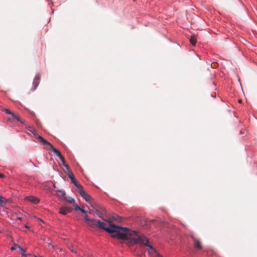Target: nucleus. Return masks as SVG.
<instances>
[{
	"label": "nucleus",
	"mask_w": 257,
	"mask_h": 257,
	"mask_svg": "<svg viewBox=\"0 0 257 257\" xmlns=\"http://www.w3.org/2000/svg\"><path fill=\"white\" fill-rule=\"evenodd\" d=\"M26 199L35 204H38L40 201V200L38 198L32 196H27L26 197Z\"/></svg>",
	"instance_id": "423d86ee"
},
{
	"label": "nucleus",
	"mask_w": 257,
	"mask_h": 257,
	"mask_svg": "<svg viewBox=\"0 0 257 257\" xmlns=\"http://www.w3.org/2000/svg\"><path fill=\"white\" fill-rule=\"evenodd\" d=\"M53 152L54 153V154L57 156V157H58L59 158H60V157H61L62 155H61V152L57 149H56V148H54L53 150H52Z\"/></svg>",
	"instance_id": "ddd939ff"
},
{
	"label": "nucleus",
	"mask_w": 257,
	"mask_h": 257,
	"mask_svg": "<svg viewBox=\"0 0 257 257\" xmlns=\"http://www.w3.org/2000/svg\"><path fill=\"white\" fill-rule=\"evenodd\" d=\"M13 118L17 119L18 121L22 122L24 123V121L22 120V119L18 116V115H16L15 114L13 113L12 115Z\"/></svg>",
	"instance_id": "2eb2a0df"
},
{
	"label": "nucleus",
	"mask_w": 257,
	"mask_h": 257,
	"mask_svg": "<svg viewBox=\"0 0 257 257\" xmlns=\"http://www.w3.org/2000/svg\"><path fill=\"white\" fill-rule=\"evenodd\" d=\"M22 254L23 256L25 255V254H24V252H23Z\"/></svg>",
	"instance_id": "c85d7f7f"
},
{
	"label": "nucleus",
	"mask_w": 257,
	"mask_h": 257,
	"mask_svg": "<svg viewBox=\"0 0 257 257\" xmlns=\"http://www.w3.org/2000/svg\"><path fill=\"white\" fill-rule=\"evenodd\" d=\"M72 208L68 207H61L59 210V213L63 215H66L68 213L71 212Z\"/></svg>",
	"instance_id": "39448f33"
},
{
	"label": "nucleus",
	"mask_w": 257,
	"mask_h": 257,
	"mask_svg": "<svg viewBox=\"0 0 257 257\" xmlns=\"http://www.w3.org/2000/svg\"><path fill=\"white\" fill-rule=\"evenodd\" d=\"M40 77L38 76H36L33 80L34 90H35L40 83Z\"/></svg>",
	"instance_id": "0eeeda50"
},
{
	"label": "nucleus",
	"mask_w": 257,
	"mask_h": 257,
	"mask_svg": "<svg viewBox=\"0 0 257 257\" xmlns=\"http://www.w3.org/2000/svg\"><path fill=\"white\" fill-rule=\"evenodd\" d=\"M18 219H19V220H22V218L21 217H18Z\"/></svg>",
	"instance_id": "bb28decb"
},
{
	"label": "nucleus",
	"mask_w": 257,
	"mask_h": 257,
	"mask_svg": "<svg viewBox=\"0 0 257 257\" xmlns=\"http://www.w3.org/2000/svg\"><path fill=\"white\" fill-rule=\"evenodd\" d=\"M36 139L40 142L43 145H44L45 147V148L47 150H50L52 151L54 147L53 146L49 143L48 141H47L46 140L44 139L41 136H37L36 137Z\"/></svg>",
	"instance_id": "7ed1b4c3"
},
{
	"label": "nucleus",
	"mask_w": 257,
	"mask_h": 257,
	"mask_svg": "<svg viewBox=\"0 0 257 257\" xmlns=\"http://www.w3.org/2000/svg\"><path fill=\"white\" fill-rule=\"evenodd\" d=\"M25 227H26V228H29V227L28 226H27V225H26V226H25Z\"/></svg>",
	"instance_id": "cd10ccee"
},
{
	"label": "nucleus",
	"mask_w": 257,
	"mask_h": 257,
	"mask_svg": "<svg viewBox=\"0 0 257 257\" xmlns=\"http://www.w3.org/2000/svg\"><path fill=\"white\" fill-rule=\"evenodd\" d=\"M194 245V247L198 249H201L202 245L199 240L196 238H193Z\"/></svg>",
	"instance_id": "6e6552de"
},
{
	"label": "nucleus",
	"mask_w": 257,
	"mask_h": 257,
	"mask_svg": "<svg viewBox=\"0 0 257 257\" xmlns=\"http://www.w3.org/2000/svg\"><path fill=\"white\" fill-rule=\"evenodd\" d=\"M4 177H5V175L2 173H0V178H4Z\"/></svg>",
	"instance_id": "5701e85b"
},
{
	"label": "nucleus",
	"mask_w": 257,
	"mask_h": 257,
	"mask_svg": "<svg viewBox=\"0 0 257 257\" xmlns=\"http://www.w3.org/2000/svg\"><path fill=\"white\" fill-rule=\"evenodd\" d=\"M75 210H80V208L77 204H75V203L73 204Z\"/></svg>",
	"instance_id": "aec40b11"
},
{
	"label": "nucleus",
	"mask_w": 257,
	"mask_h": 257,
	"mask_svg": "<svg viewBox=\"0 0 257 257\" xmlns=\"http://www.w3.org/2000/svg\"><path fill=\"white\" fill-rule=\"evenodd\" d=\"M57 195L59 196L63 197V198L65 197V193L62 190H58L57 191Z\"/></svg>",
	"instance_id": "dca6fc26"
},
{
	"label": "nucleus",
	"mask_w": 257,
	"mask_h": 257,
	"mask_svg": "<svg viewBox=\"0 0 257 257\" xmlns=\"http://www.w3.org/2000/svg\"><path fill=\"white\" fill-rule=\"evenodd\" d=\"M112 219H113V220H116V218L114 216H112Z\"/></svg>",
	"instance_id": "b1692460"
},
{
	"label": "nucleus",
	"mask_w": 257,
	"mask_h": 257,
	"mask_svg": "<svg viewBox=\"0 0 257 257\" xmlns=\"http://www.w3.org/2000/svg\"><path fill=\"white\" fill-rule=\"evenodd\" d=\"M80 195L88 202H92L93 199L85 191H81Z\"/></svg>",
	"instance_id": "20e7f679"
},
{
	"label": "nucleus",
	"mask_w": 257,
	"mask_h": 257,
	"mask_svg": "<svg viewBox=\"0 0 257 257\" xmlns=\"http://www.w3.org/2000/svg\"><path fill=\"white\" fill-rule=\"evenodd\" d=\"M18 248L20 249V250L22 252H25V250L22 248L20 245L18 246Z\"/></svg>",
	"instance_id": "4be33fe9"
},
{
	"label": "nucleus",
	"mask_w": 257,
	"mask_h": 257,
	"mask_svg": "<svg viewBox=\"0 0 257 257\" xmlns=\"http://www.w3.org/2000/svg\"><path fill=\"white\" fill-rule=\"evenodd\" d=\"M59 158H60V160L61 161V162L62 163V164H63V165L64 166L67 165L66 164V162H65V159H64V157L63 156L60 157Z\"/></svg>",
	"instance_id": "a211bd4d"
},
{
	"label": "nucleus",
	"mask_w": 257,
	"mask_h": 257,
	"mask_svg": "<svg viewBox=\"0 0 257 257\" xmlns=\"http://www.w3.org/2000/svg\"><path fill=\"white\" fill-rule=\"evenodd\" d=\"M64 167L66 168V170L65 171V173H67L68 174L70 173V172H72L68 165L64 166Z\"/></svg>",
	"instance_id": "f3484780"
},
{
	"label": "nucleus",
	"mask_w": 257,
	"mask_h": 257,
	"mask_svg": "<svg viewBox=\"0 0 257 257\" xmlns=\"http://www.w3.org/2000/svg\"><path fill=\"white\" fill-rule=\"evenodd\" d=\"M190 42L192 45H195L196 43L197 42V39L195 35H193L191 37L190 39Z\"/></svg>",
	"instance_id": "9d476101"
},
{
	"label": "nucleus",
	"mask_w": 257,
	"mask_h": 257,
	"mask_svg": "<svg viewBox=\"0 0 257 257\" xmlns=\"http://www.w3.org/2000/svg\"><path fill=\"white\" fill-rule=\"evenodd\" d=\"M68 175L69 177V178H70L72 183H76V179L73 175V174L72 172H70V173H68Z\"/></svg>",
	"instance_id": "9b49d317"
},
{
	"label": "nucleus",
	"mask_w": 257,
	"mask_h": 257,
	"mask_svg": "<svg viewBox=\"0 0 257 257\" xmlns=\"http://www.w3.org/2000/svg\"><path fill=\"white\" fill-rule=\"evenodd\" d=\"M80 211H81V212L84 213H86L87 212H88L87 211H86L85 209H84L82 208H80Z\"/></svg>",
	"instance_id": "412c9836"
},
{
	"label": "nucleus",
	"mask_w": 257,
	"mask_h": 257,
	"mask_svg": "<svg viewBox=\"0 0 257 257\" xmlns=\"http://www.w3.org/2000/svg\"><path fill=\"white\" fill-rule=\"evenodd\" d=\"M7 202V199L0 195V205L4 206Z\"/></svg>",
	"instance_id": "4468645a"
},
{
	"label": "nucleus",
	"mask_w": 257,
	"mask_h": 257,
	"mask_svg": "<svg viewBox=\"0 0 257 257\" xmlns=\"http://www.w3.org/2000/svg\"><path fill=\"white\" fill-rule=\"evenodd\" d=\"M63 199L67 202H69L70 203H71V204H73L75 203V200H74V199L72 198V197H64V198H63Z\"/></svg>",
	"instance_id": "1a4fd4ad"
},
{
	"label": "nucleus",
	"mask_w": 257,
	"mask_h": 257,
	"mask_svg": "<svg viewBox=\"0 0 257 257\" xmlns=\"http://www.w3.org/2000/svg\"><path fill=\"white\" fill-rule=\"evenodd\" d=\"M5 111L7 113V114H11L12 115V114H13L14 113H13L9 109H8V108H6L5 109Z\"/></svg>",
	"instance_id": "6ab92c4d"
},
{
	"label": "nucleus",
	"mask_w": 257,
	"mask_h": 257,
	"mask_svg": "<svg viewBox=\"0 0 257 257\" xmlns=\"http://www.w3.org/2000/svg\"><path fill=\"white\" fill-rule=\"evenodd\" d=\"M75 186L77 187V188L79 189V193H81V191H84L83 190V187L80 185L79 183H78L77 181H76V183H73Z\"/></svg>",
	"instance_id": "f8f14e48"
},
{
	"label": "nucleus",
	"mask_w": 257,
	"mask_h": 257,
	"mask_svg": "<svg viewBox=\"0 0 257 257\" xmlns=\"http://www.w3.org/2000/svg\"><path fill=\"white\" fill-rule=\"evenodd\" d=\"M70 249L71 250V251L76 252V251H74V249L73 248H70Z\"/></svg>",
	"instance_id": "a878e982"
},
{
	"label": "nucleus",
	"mask_w": 257,
	"mask_h": 257,
	"mask_svg": "<svg viewBox=\"0 0 257 257\" xmlns=\"http://www.w3.org/2000/svg\"><path fill=\"white\" fill-rule=\"evenodd\" d=\"M138 243L144 244L151 249L154 250L153 246L149 244V240L146 237L138 234L135 231H131L130 229V245H134Z\"/></svg>",
	"instance_id": "f03ea898"
},
{
	"label": "nucleus",
	"mask_w": 257,
	"mask_h": 257,
	"mask_svg": "<svg viewBox=\"0 0 257 257\" xmlns=\"http://www.w3.org/2000/svg\"><path fill=\"white\" fill-rule=\"evenodd\" d=\"M158 255H159V257H162V256L160 255V254H158Z\"/></svg>",
	"instance_id": "c756f323"
},
{
	"label": "nucleus",
	"mask_w": 257,
	"mask_h": 257,
	"mask_svg": "<svg viewBox=\"0 0 257 257\" xmlns=\"http://www.w3.org/2000/svg\"><path fill=\"white\" fill-rule=\"evenodd\" d=\"M11 250H15L16 248H15V247L12 246V247H11Z\"/></svg>",
	"instance_id": "393cba45"
},
{
	"label": "nucleus",
	"mask_w": 257,
	"mask_h": 257,
	"mask_svg": "<svg viewBox=\"0 0 257 257\" xmlns=\"http://www.w3.org/2000/svg\"><path fill=\"white\" fill-rule=\"evenodd\" d=\"M84 220L87 223L90 227L97 226L100 229H104L111 234L113 237H116L121 240V243L126 242V244L128 243L127 234L128 233V228L126 227H122L119 226L114 225L112 222L111 218H109L107 220V222L109 225L107 227L105 222H102L99 220H95L94 219H89L87 214L84 216Z\"/></svg>",
	"instance_id": "f257e3e1"
}]
</instances>
